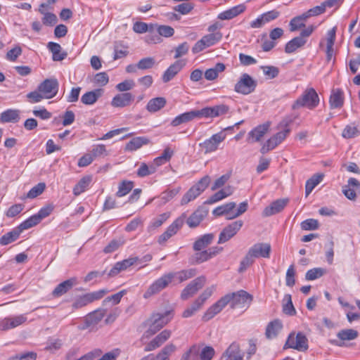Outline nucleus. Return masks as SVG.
Wrapping results in <instances>:
<instances>
[{"label": "nucleus", "mask_w": 360, "mask_h": 360, "mask_svg": "<svg viewBox=\"0 0 360 360\" xmlns=\"http://www.w3.org/2000/svg\"><path fill=\"white\" fill-rule=\"evenodd\" d=\"M224 297H229V304L231 308H248L252 300V296L245 290H239Z\"/></svg>", "instance_id": "nucleus-5"}, {"label": "nucleus", "mask_w": 360, "mask_h": 360, "mask_svg": "<svg viewBox=\"0 0 360 360\" xmlns=\"http://www.w3.org/2000/svg\"><path fill=\"white\" fill-rule=\"evenodd\" d=\"M229 110V107L224 104L217 105L212 107L203 108L198 110L199 116L205 118H214L226 115Z\"/></svg>", "instance_id": "nucleus-14"}, {"label": "nucleus", "mask_w": 360, "mask_h": 360, "mask_svg": "<svg viewBox=\"0 0 360 360\" xmlns=\"http://www.w3.org/2000/svg\"><path fill=\"white\" fill-rule=\"evenodd\" d=\"M264 74L270 79L276 77L279 73L278 68L271 65L262 66Z\"/></svg>", "instance_id": "nucleus-64"}, {"label": "nucleus", "mask_w": 360, "mask_h": 360, "mask_svg": "<svg viewBox=\"0 0 360 360\" xmlns=\"http://www.w3.org/2000/svg\"><path fill=\"white\" fill-rule=\"evenodd\" d=\"M37 90L43 94L45 98H52L58 93V80L53 78L46 79L39 85Z\"/></svg>", "instance_id": "nucleus-11"}, {"label": "nucleus", "mask_w": 360, "mask_h": 360, "mask_svg": "<svg viewBox=\"0 0 360 360\" xmlns=\"http://www.w3.org/2000/svg\"><path fill=\"white\" fill-rule=\"evenodd\" d=\"M186 214L183 213L169 225L167 230L158 238V243L162 245L167 242L171 237L174 236L182 227L186 221Z\"/></svg>", "instance_id": "nucleus-9"}, {"label": "nucleus", "mask_w": 360, "mask_h": 360, "mask_svg": "<svg viewBox=\"0 0 360 360\" xmlns=\"http://www.w3.org/2000/svg\"><path fill=\"white\" fill-rule=\"evenodd\" d=\"M257 82L248 74L243 73L234 86V91L243 95H248L255 91Z\"/></svg>", "instance_id": "nucleus-7"}, {"label": "nucleus", "mask_w": 360, "mask_h": 360, "mask_svg": "<svg viewBox=\"0 0 360 360\" xmlns=\"http://www.w3.org/2000/svg\"><path fill=\"white\" fill-rule=\"evenodd\" d=\"M359 134V131L357 128L352 125H347L344 129L342 133V136L345 139H352L357 136Z\"/></svg>", "instance_id": "nucleus-63"}, {"label": "nucleus", "mask_w": 360, "mask_h": 360, "mask_svg": "<svg viewBox=\"0 0 360 360\" xmlns=\"http://www.w3.org/2000/svg\"><path fill=\"white\" fill-rule=\"evenodd\" d=\"M90 153L92 155L94 159L108 155L106 148L103 144H98L94 146Z\"/></svg>", "instance_id": "nucleus-58"}, {"label": "nucleus", "mask_w": 360, "mask_h": 360, "mask_svg": "<svg viewBox=\"0 0 360 360\" xmlns=\"http://www.w3.org/2000/svg\"><path fill=\"white\" fill-rule=\"evenodd\" d=\"M288 202V199H279L275 200L264 208L262 215L264 217H269L281 212L286 206Z\"/></svg>", "instance_id": "nucleus-24"}, {"label": "nucleus", "mask_w": 360, "mask_h": 360, "mask_svg": "<svg viewBox=\"0 0 360 360\" xmlns=\"http://www.w3.org/2000/svg\"><path fill=\"white\" fill-rule=\"evenodd\" d=\"M245 10V6L243 4H239L219 13L217 18L221 20H231L243 13Z\"/></svg>", "instance_id": "nucleus-27"}, {"label": "nucleus", "mask_w": 360, "mask_h": 360, "mask_svg": "<svg viewBox=\"0 0 360 360\" xmlns=\"http://www.w3.org/2000/svg\"><path fill=\"white\" fill-rule=\"evenodd\" d=\"M20 120V111L18 110L8 109L1 114V122H18Z\"/></svg>", "instance_id": "nucleus-37"}, {"label": "nucleus", "mask_w": 360, "mask_h": 360, "mask_svg": "<svg viewBox=\"0 0 360 360\" xmlns=\"http://www.w3.org/2000/svg\"><path fill=\"white\" fill-rule=\"evenodd\" d=\"M27 319L26 314L8 316L0 319V330H8L16 328L25 323Z\"/></svg>", "instance_id": "nucleus-16"}, {"label": "nucleus", "mask_w": 360, "mask_h": 360, "mask_svg": "<svg viewBox=\"0 0 360 360\" xmlns=\"http://www.w3.org/2000/svg\"><path fill=\"white\" fill-rule=\"evenodd\" d=\"M244 354L240 351L239 345L233 342L222 356L224 360H243Z\"/></svg>", "instance_id": "nucleus-25"}, {"label": "nucleus", "mask_w": 360, "mask_h": 360, "mask_svg": "<svg viewBox=\"0 0 360 360\" xmlns=\"http://www.w3.org/2000/svg\"><path fill=\"white\" fill-rule=\"evenodd\" d=\"M342 193L349 200H355L356 194H360V182L355 178H349L347 184L342 187Z\"/></svg>", "instance_id": "nucleus-19"}, {"label": "nucleus", "mask_w": 360, "mask_h": 360, "mask_svg": "<svg viewBox=\"0 0 360 360\" xmlns=\"http://www.w3.org/2000/svg\"><path fill=\"white\" fill-rule=\"evenodd\" d=\"M210 183V177L207 175L200 179L184 194L181 201V205H186L195 200L207 188Z\"/></svg>", "instance_id": "nucleus-4"}, {"label": "nucleus", "mask_w": 360, "mask_h": 360, "mask_svg": "<svg viewBox=\"0 0 360 360\" xmlns=\"http://www.w3.org/2000/svg\"><path fill=\"white\" fill-rule=\"evenodd\" d=\"M271 245L268 243H257L250 247L240 262V271H243L251 266L257 258H269L271 253Z\"/></svg>", "instance_id": "nucleus-1"}, {"label": "nucleus", "mask_w": 360, "mask_h": 360, "mask_svg": "<svg viewBox=\"0 0 360 360\" xmlns=\"http://www.w3.org/2000/svg\"><path fill=\"white\" fill-rule=\"evenodd\" d=\"M236 207V203L230 202L223 205L216 207L213 210V214L216 216H221L228 214Z\"/></svg>", "instance_id": "nucleus-51"}, {"label": "nucleus", "mask_w": 360, "mask_h": 360, "mask_svg": "<svg viewBox=\"0 0 360 360\" xmlns=\"http://www.w3.org/2000/svg\"><path fill=\"white\" fill-rule=\"evenodd\" d=\"M173 155L174 150H172L170 148L167 147L164 150V151L160 156L154 159L153 164L157 168L158 167L161 166L169 162Z\"/></svg>", "instance_id": "nucleus-44"}, {"label": "nucleus", "mask_w": 360, "mask_h": 360, "mask_svg": "<svg viewBox=\"0 0 360 360\" xmlns=\"http://www.w3.org/2000/svg\"><path fill=\"white\" fill-rule=\"evenodd\" d=\"M140 259L137 257H131L115 263L113 267L110 270L108 275L109 277H114L120 272L126 270L131 266L136 264Z\"/></svg>", "instance_id": "nucleus-20"}, {"label": "nucleus", "mask_w": 360, "mask_h": 360, "mask_svg": "<svg viewBox=\"0 0 360 360\" xmlns=\"http://www.w3.org/2000/svg\"><path fill=\"white\" fill-rule=\"evenodd\" d=\"M302 230L311 231L316 230L319 228V221L314 219H308L301 223Z\"/></svg>", "instance_id": "nucleus-62"}, {"label": "nucleus", "mask_w": 360, "mask_h": 360, "mask_svg": "<svg viewBox=\"0 0 360 360\" xmlns=\"http://www.w3.org/2000/svg\"><path fill=\"white\" fill-rule=\"evenodd\" d=\"M134 183L131 181H122L118 186V191L116 193L117 197H123L128 194L133 188Z\"/></svg>", "instance_id": "nucleus-50"}, {"label": "nucleus", "mask_w": 360, "mask_h": 360, "mask_svg": "<svg viewBox=\"0 0 360 360\" xmlns=\"http://www.w3.org/2000/svg\"><path fill=\"white\" fill-rule=\"evenodd\" d=\"M282 323L279 320L270 322L266 329V336L269 339L274 338L282 329Z\"/></svg>", "instance_id": "nucleus-38"}, {"label": "nucleus", "mask_w": 360, "mask_h": 360, "mask_svg": "<svg viewBox=\"0 0 360 360\" xmlns=\"http://www.w3.org/2000/svg\"><path fill=\"white\" fill-rule=\"evenodd\" d=\"M105 314L106 310L104 309H98L89 313L85 319L86 325L89 326L97 324L103 319Z\"/></svg>", "instance_id": "nucleus-34"}, {"label": "nucleus", "mask_w": 360, "mask_h": 360, "mask_svg": "<svg viewBox=\"0 0 360 360\" xmlns=\"http://www.w3.org/2000/svg\"><path fill=\"white\" fill-rule=\"evenodd\" d=\"M41 221L37 216V214H34L29 217L27 219L22 222L18 226L22 231L24 230L30 229L36 225H37Z\"/></svg>", "instance_id": "nucleus-54"}, {"label": "nucleus", "mask_w": 360, "mask_h": 360, "mask_svg": "<svg viewBox=\"0 0 360 360\" xmlns=\"http://www.w3.org/2000/svg\"><path fill=\"white\" fill-rule=\"evenodd\" d=\"M173 316L172 311H167L163 314H155L151 318V324L147 331L143 334L141 340L145 338H148L150 336L156 333L165 325H167L172 319Z\"/></svg>", "instance_id": "nucleus-3"}, {"label": "nucleus", "mask_w": 360, "mask_h": 360, "mask_svg": "<svg viewBox=\"0 0 360 360\" xmlns=\"http://www.w3.org/2000/svg\"><path fill=\"white\" fill-rule=\"evenodd\" d=\"M134 99L131 93L124 92L115 95L111 101L112 106L115 108H124L131 105Z\"/></svg>", "instance_id": "nucleus-22"}, {"label": "nucleus", "mask_w": 360, "mask_h": 360, "mask_svg": "<svg viewBox=\"0 0 360 360\" xmlns=\"http://www.w3.org/2000/svg\"><path fill=\"white\" fill-rule=\"evenodd\" d=\"M156 167L153 164L148 166L146 163L142 162L137 171V175L140 177H144L155 173Z\"/></svg>", "instance_id": "nucleus-53"}, {"label": "nucleus", "mask_w": 360, "mask_h": 360, "mask_svg": "<svg viewBox=\"0 0 360 360\" xmlns=\"http://www.w3.org/2000/svg\"><path fill=\"white\" fill-rule=\"evenodd\" d=\"M47 47L52 53V58L54 61H60L65 59L67 56V53L62 51V47L58 43L49 42Z\"/></svg>", "instance_id": "nucleus-32"}, {"label": "nucleus", "mask_w": 360, "mask_h": 360, "mask_svg": "<svg viewBox=\"0 0 360 360\" xmlns=\"http://www.w3.org/2000/svg\"><path fill=\"white\" fill-rule=\"evenodd\" d=\"M229 304V297H223L212 304L204 314L202 320L207 321L219 314Z\"/></svg>", "instance_id": "nucleus-18"}, {"label": "nucleus", "mask_w": 360, "mask_h": 360, "mask_svg": "<svg viewBox=\"0 0 360 360\" xmlns=\"http://www.w3.org/2000/svg\"><path fill=\"white\" fill-rule=\"evenodd\" d=\"M166 104L165 98L162 97H157L150 99L147 105L146 109L150 112H155L162 109Z\"/></svg>", "instance_id": "nucleus-43"}, {"label": "nucleus", "mask_w": 360, "mask_h": 360, "mask_svg": "<svg viewBox=\"0 0 360 360\" xmlns=\"http://www.w3.org/2000/svg\"><path fill=\"white\" fill-rule=\"evenodd\" d=\"M306 43L307 40L302 39V37H296L286 44L285 46V51L287 53H292L299 48L304 46Z\"/></svg>", "instance_id": "nucleus-40"}, {"label": "nucleus", "mask_w": 360, "mask_h": 360, "mask_svg": "<svg viewBox=\"0 0 360 360\" xmlns=\"http://www.w3.org/2000/svg\"><path fill=\"white\" fill-rule=\"evenodd\" d=\"M285 347L292 348L300 352L308 349V340L305 335L301 332L295 334L290 333L288 338Z\"/></svg>", "instance_id": "nucleus-8"}, {"label": "nucleus", "mask_w": 360, "mask_h": 360, "mask_svg": "<svg viewBox=\"0 0 360 360\" xmlns=\"http://www.w3.org/2000/svg\"><path fill=\"white\" fill-rule=\"evenodd\" d=\"M200 118L198 110L186 112L176 116L171 122L173 127H177L181 124L188 122L195 118Z\"/></svg>", "instance_id": "nucleus-28"}, {"label": "nucleus", "mask_w": 360, "mask_h": 360, "mask_svg": "<svg viewBox=\"0 0 360 360\" xmlns=\"http://www.w3.org/2000/svg\"><path fill=\"white\" fill-rule=\"evenodd\" d=\"M358 335L359 333L357 330L348 328L340 330L337 334V337L342 341H349L355 340L358 337Z\"/></svg>", "instance_id": "nucleus-45"}, {"label": "nucleus", "mask_w": 360, "mask_h": 360, "mask_svg": "<svg viewBox=\"0 0 360 360\" xmlns=\"http://www.w3.org/2000/svg\"><path fill=\"white\" fill-rule=\"evenodd\" d=\"M319 103V98L316 91L313 88L307 89L302 96L292 104L293 110L306 107L310 110L315 108Z\"/></svg>", "instance_id": "nucleus-2"}, {"label": "nucleus", "mask_w": 360, "mask_h": 360, "mask_svg": "<svg viewBox=\"0 0 360 360\" xmlns=\"http://www.w3.org/2000/svg\"><path fill=\"white\" fill-rule=\"evenodd\" d=\"M222 34L221 32L211 33L205 35L201 39L198 41L192 48L193 53H198L205 49L213 46L217 42L221 40Z\"/></svg>", "instance_id": "nucleus-10"}, {"label": "nucleus", "mask_w": 360, "mask_h": 360, "mask_svg": "<svg viewBox=\"0 0 360 360\" xmlns=\"http://www.w3.org/2000/svg\"><path fill=\"white\" fill-rule=\"evenodd\" d=\"M91 181V178L90 176H84L82 178L73 188L74 195H79L83 193L89 186Z\"/></svg>", "instance_id": "nucleus-48"}, {"label": "nucleus", "mask_w": 360, "mask_h": 360, "mask_svg": "<svg viewBox=\"0 0 360 360\" xmlns=\"http://www.w3.org/2000/svg\"><path fill=\"white\" fill-rule=\"evenodd\" d=\"M214 238V236L213 233H207L202 236L193 243V250L195 251L202 250L212 243Z\"/></svg>", "instance_id": "nucleus-33"}, {"label": "nucleus", "mask_w": 360, "mask_h": 360, "mask_svg": "<svg viewBox=\"0 0 360 360\" xmlns=\"http://www.w3.org/2000/svg\"><path fill=\"white\" fill-rule=\"evenodd\" d=\"M206 282L205 276H199L193 280L186 287L182 290L181 298L184 300H188L189 297L194 295L200 289H201Z\"/></svg>", "instance_id": "nucleus-12"}, {"label": "nucleus", "mask_w": 360, "mask_h": 360, "mask_svg": "<svg viewBox=\"0 0 360 360\" xmlns=\"http://www.w3.org/2000/svg\"><path fill=\"white\" fill-rule=\"evenodd\" d=\"M199 352L200 345H193L182 354L181 360H198Z\"/></svg>", "instance_id": "nucleus-46"}, {"label": "nucleus", "mask_w": 360, "mask_h": 360, "mask_svg": "<svg viewBox=\"0 0 360 360\" xmlns=\"http://www.w3.org/2000/svg\"><path fill=\"white\" fill-rule=\"evenodd\" d=\"M269 127V122L258 125L248 133V140L252 143L259 141L268 132Z\"/></svg>", "instance_id": "nucleus-23"}, {"label": "nucleus", "mask_w": 360, "mask_h": 360, "mask_svg": "<svg viewBox=\"0 0 360 360\" xmlns=\"http://www.w3.org/2000/svg\"><path fill=\"white\" fill-rule=\"evenodd\" d=\"M172 332L169 330H164L155 336L144 348L145 352L155 350L165 343L171 336Z\"/></svg>", "instance_id": "nucleus-21"}, {"label": "nucleus", "mask_w": 360, "mask_h": 360, "mask_svg": "<svg viewBox=\"0 0 360 360\" xmlns=\"http://www.w3.org/2000/svg\"><path fill=\"white\" fill-rule=\"evenodd\" d=\"M215 351L211 346H205L200 349L199 359L201 360H212L214 356Z\"/></svg>", "instance_id": "nucleus-56"}, {"label": "nucleus", "mask_w": 360, "mask_h": 360, "mask_svg": "<svg viewBox=\"0 0 360 360\" xmlns=\"http://www.w3.org/2000/svg\"><path fill=\"white\" fill-rule=\"evenodd\" d=\"M206 216V212L202 210H195L188 218L186 223L190 228L197 227Z\"/></svg>", "instance_id": "nucleus-35"}, {"label": "nucleus", "mask_w": 360, "mask_h": 360, "mask_svg": "<svg viewBox=\"0 0 360 360\" xmlns=\"http://www.w3.org/2000/svg\"><path fill=\"white\" fill-rule=\"evenodd\" d=\"M225 70L224 63H218L213 68L207 69L205 72V77L207 80L212 81L218 77L219 73Z\"/></svg>", "instance_id": "nucleus-41"}, {"label": "nucleus", "mask_w": 360, "mask_h": 360, "mask_svg": "<svg viewBox=\"0 0 360 360\" xmlns=\"http://www.w3.org/2000/svg\"><path fill=\"white\" fill-rule=\"evenodd\" d=\"M108 290L107 289H102L97 291L86 293L89 303H91L94 301L99 300L103 298L107 293Z\"/></svg>", "instance_id": "nucleus-59"}, {"label": "nucleus", "mask_w": 360, "mask_h": 360, "mask_svg": "<svg viewBox=\"0 0 360 360\" xmlns=\"http://www.w3.org/2000/svg\"><path fill=\"white\" fill-rule=\"evenodd\" d=\"M153 25H148L143 22H136L133 25V30L136 33L143 34L146 32H153L154 30Z\"/></svg>", "instance_id": "nucleus-52"}, {"label": "nucleus", "mask_w": 360, "mask_h": 360, "mask_svg": "<svg viewBox=\"0 0 360 360\" xmlns=\"http://www.w3.org/2000/svg\"><path fill=\"white\" fill-rule=\"evenodd\" d=\"M149 140L143 136H139L132 139L125 146V150L128 151H134L148 144Z\"/></svg>", "instance_id": "nucleus-39"}, {"label": "nucleus", "mask_w": 360, "mask_h": 360, "mask_svg": "<svg viewBox=\"0 0 360 360\" xmlns=\"http://www.w3.org/2000/svg\"><path fill=\"white\" fill-rule=\"evenodd\" d=\"M172 273L174 274V278H176L179 283H182L189 278L194 277L196 275L197 271L195 269H190Z\"/></svg>", "instance_id": "nucleus-47"}, {"label": "nucleus", "mask_w": 360, "mask_h": 360, "mask_svg": "<svg viewBox=\"0 0 360 360\" xmlns=\"http://www.w3.org/2000/svg\"><path fill=\"white\" fill-rule=\"evenodd\" d=\"M185 65V63L179 60L172 64L164 72L162 75V80L164 82H168L172 79L183 68Z\"/></svg>", "instance_id": "nucleus-26"}, {"label": "nucleus", "mask_w": 360, "mask_h": 360, "mask_svg": "<svg viewBox=\"0 0 360 360\" xmlns=\"http://www.w3.org/2000/svg\"><path fill=\"white\" fill-rule=\"evenodd\" d=\"M290 132L289 129H285L283 131H279L269 139H268L262 146L260 152L262 154H265L267 152L275 148L278 144H280L287 137Z\"/></svg>", "instance_id": "nucleus-13"}, {"label": "nucleus", "mask_w": 360, "mask_h": 360, "mask_svg": "<svg viewBox=\"0 0 360 360\" xmlns=\"http://www.w3.org/2000/svg\"><path fill=\"white\" fill-rule=\"evenodd\" d=\"M76 284V278H72L58 284L52 292V295L58 297L66 293Z\"/></svg>", "instance_id": "nucleus-29"}, {"label": "nucleus", "mask_w": 360, "mask_h": 360, "mask_svg": "<svg viewBox=\"0 0 360 360\" xmlns=\"http://www.w3.org/2000/svg\"><path fill=\"white\" fill-rule=\"evenodd\" d=\"M173 278H174V274L172 272L162 275L148 287L143 295V297L148 298L160 292L172 282Z\"/></svg>", "instance_id": "nucleus-6"}, {"label": "nucleus", "mask_w": 360, "mask_h": 360, "mask_svg": "<svg viewBox=\"0 0 360 360\" xmlns=\"http://www.w3.org/2000/svg\"><path fill=\"white\" fill-rule=\"evenodd\" d=\"M45 187L46 185L44 183H39L37 185L30 189V191L27 194V197L28 198H34L37 197L43 193Z\"/></svg>", "instance_id": "nucleus-60"}, {"label": "nucleus", "mask_w": 360, "mask_h": 360, "mask_svg": "<svg viewBox=\"0 0 360 360\" xmlns=\"http://www.w3.org/2000/svg\"><path fill=\"white\" fill-rule=\"evenodd\" d=\"M233 188L231 186H226L218 192L215 193L209 199L210 203L217 202L229 195L233 193Z\"/></svg>", "instance_id": "nucleus-42"}, {"label": "nucleus", "mask_w": 360, "mask_h": 360, "mask_svg": "<svg viewBox=\"0 0 360 360\" xmlns=\"http://www.w3.org/2000/svg\"><path fill=\"white\" fill-rule=\"evenodd\" d=\"M243 224V221L238 220L226 226L219 234L218 243H224L233 237L241 229Z\"/></svg>", "instance_id": "nucleus-17"}, {"label": "nucleus", "mask_w": 360, "mask_h": 360, "mask_svg": "<svg viewBox=\"0 0 360 360\" xmlns=\"http://www.w3.org/2000/svg\"><path fill=\"white\" fill-rule=\"evenodd\" d=\"M323 176L321 174L314 175L309 179L305 185V194L308 196L313 189L321 181Z\"/></svg>", "instance_id": "nucleus-49"}, {"label": "nucleus", "mask_w": 360, "mask_h": 360, "mask_svg": "<svg viewBox=\"0 0 360 360\" xmlns=\"http://www.w3.org/2000/svg\"><path fill=\"white\" fill-rule=\"evenodd\" d=\"M135 86V82L132 79H126L115 86L116 89L120 92H124L132 89Z\"/></svg>", "instance_id": "nucleus-61"}, {"label": "nucleus", "mask_w": 360, "mask_h": 360, "mask_svg": "<svg viewBox=\"0 0 360 360\" xmlns=\"http://www.w3.org/2000/svg\"><path fill=\"white\" fill-rule=\"evenodd\" d=\"M103 90L96 89L94 91H88L81 97V102L85 105H93L103 95Z\"/></svg>", "instance_id": "nucleus-30"}, {"label": "nucleus", "mask_w": 360, "mask_h": 360, "mask_svg": "<svg viewBox=\"0 0 360 360\" xmlns=\"http://www.w3.org/2000/svg\"><path fill=\"white\" fill-rule=\"evenodd\" d=\"M284 301L286 302L285 304L283 305V311L285 314L292 316L296 314L295 309L292 304L291 295L287 294L284 296Z\"/></svg>", "instance_id": "nucleus-55"}, {"label": "nucleus", "mask_w": 360, "mask_h": 360, "mask_svg": "<svg viewBox=\"0 0 360 360\" xmlns=\"http://www.w3.org/2000/svg\"><path fill=\"white\" fill-rule=\"evenodd\" d=\"M329 103L330 108H340L344 103V94L340 89L332 91L330 96Z\"/></svg>", "instance_id": "nucleus-31"}, {"label": "nucleus", "mask_w": 360, "mask_h": 360, "mask_svg": "<svg viewBox=\"0 0 360 360\" xmlns=\"http://www.w3.org/2000/svg\"><path fill=\"white\" fill-rule=\"evenodd\" d=\"M326 273V270L322 268H314L306 273L305 278L308 281H313L320 278Z\"/></svg>", "instance_id": "nucleus-57"}, {"label": "nucleus", "mask_w": 360, "mask_h": 360, "mask_svg": "<svg viewBox=\"0 0 360 360\" xmlns=\"http://www.w3.org/2000/svg\"><path fill=\"white\" fill-rule=\"evenodd\" d=\"M22 231L20 230L19 226L14 228L11 231L4 234L0 238V244L1 245H8L14 241H15L20 236V233Z\"/></svg>", "instance_id": "nucleus-36"}, {"label": "nucleus", "mask_w": 360, "mask_h": 360, "mask_svg": "<svg viewBox=\"0 0 360 360\" xmlns=\"http://www.w3.org/2000/svg\"><path fill=\"white\" fill-rule=\"evenodd\" d=\"M226 139V134L221 131L212 135L210 139H206L200 146L205 150V153L214 152L217 150L219 145Z\"/></svg>", "instance_id": "nucleus-15"}]
</instances>
